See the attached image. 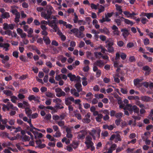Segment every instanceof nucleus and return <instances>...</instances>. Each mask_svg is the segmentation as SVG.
Wrapping results in <instances>:
<instances>
[{
  "label": "nucleus",
  "mask_w": 153,
  "mask_h": 153,
  "mask_svg": "<svg viewBox=\"0 0 153 153\" xmlns=\"http://www.w3.org/2000/svg\"><path fill=\"white\" fill-rule=\"evenodd\" d=\"M143 57L148 60L149 62H152V58L150 57H148L146 55L143 54Z\"/></svg>",
  "instance_id": "obj_29"
},
{
  "label": "nucleus",
  "mask_w": 153,
  "mask_h": 153,
  "mask_svg": "<svg viewBox=\"0 0 153 153\" xmlns=\"http://www.w3.org/2000/svg\"><path fill=\"white\" fill-rule=\"evenodd\" d=\"M65 95V93L62 91L56 94V96L59 97H60L61 96H64Z\"/></svg>",
  "instance_id": "obj_28"
},
{
  "label": "nucleus",
  "mask_w": 153,
  "mask_h": 153,
  "mask_svg": "<svg viewBox=\"0 0 153 153\" xmlns=\"http://www.w3.org/2000/svg\"><path fill=\"white\" fill-rule=\"evenodd\" d=\"M142 100L145 102H149L151 101L152 98L149 97L143 96L142 97Z\"/></svg>",
  "instance_id": "obj_16"
},
{
  "label": "nucleus",
  "mask_w": 153,
  "mask_h": 153,
  "mask_svg": "<svg viewBox=\"0 0 153 153\" xmlns=\"http://www.w3.org/2000/svg\"><path fill=\"white\" fill-rule=\"evenodd\" d=\"M67 76L69 78L70 80L72 82L77 80L76 75L73 74L71 73H70L68 74Z\"/></svg>",
  "instance_id": "obj_11"
},
{
  "label": "nucleus",
  "mask_w": 153,
  "mask_h": 153,
  "mask_svg": "<svg viewBox=\"0 0 153 153\" xmlns=\"http://www.w3.org/2000/svg\"><path fill=\"white\" fill-rule=\"evenodd\" d=\"M3 108H6L8 110H9L10 108H11L15 110H16V109H15V108H16L17 109H18L16 107L15 108L13 107V105L11 104L10 102H7V105H4Z\"/></svg>",
  "instance_id": "obj_6"
},
{
  "label": "nucleus",
  "mask_w": 153,
  "mask_h": 153,
  "mask_svg": "<svg viewBox=\"0 0 153 153\" xmlns=\"http://www.w3.org/2000/svg\"><path fill=\"white\" fill-rule=\"evenodd\" d=\"M4 64V65L3 66L6 68H9L10 66V64L8 62H6Z\"/></svg>",
  "instance_id": "obj_62"
},
{
  "label": "nucleus",
  "mask_w": 153,
  "mask_h": 153,
  "mask_svg": "<svg viewBox=\"0 0 153 153\" xmlns=\"http://www.w3.org/2000/svg\"><path fill=\"white\" fill-rule=\"evenodd\" d=\"M46 146V145L44 143L41 144L40 145H39L38 146H36L35 147L36 148H39L40 149H41L42 148H43L45 147Z\"/></svg>",
  "instance_id": "obj_45"
},
{
  "label": "nucleus",
  "mask_w": 153,
  "mask_h": 153,
  "mask_svg": "<svg viewBox=\"0 0 153 153\" xmlns=\"http://www.w3.org/2000/svg\"><path fill=\"white\" fill-rule=\"evenodd\" d=\"M120 56L121 58L123 60H125L127 56L126 54L123 53H121V54L120 55Z\"/></svg>",
  "instance_id": "obj_52"
},
{
  "label": "nucleus",
  "mask_w": 153,
  "mask_h": 153,
  "mask_svg": "<svg viewBox=\"0 0 153 153\" xmlns=\"http://www.w3.org/2000/svg\"><path fill=\"white\" fill-rule=\"evenodd\" d=\"M100 38L102 41H104L106 39V37L105 36L100 35Z\"/></svg>",
  "instance_id": "obj_60"
},
{
  "label": "nucleus",
  "mask_w": 153,
  "mask_h": 153,
  "mask_svg": "<svg viewBox=\"0 0 153 153\" xmlns=\"http://www.w3.org/2000/svg\"><path fill=\"white\" fill-rule=\"evenodd\" d=\"M57 124L60 126H62L65 125V122L64 121H60L57 122Z\"/></svg>",
  "instance_id": "obj_53"
},
{
  "label": "nucleus",
  "mask_w": 153,
  "mask_h": 153,
  "mask_svg": "<svg viewBox=\"0 0 153 153\" xmlns=\"http://www.w3.org/2000/svg\"><path fill=\"white\" fill-rule=\"evenodd\" d=\"M117 45L120 47H123L124 45V43L122 41H120L117 42Z\"/></svg>",
  "instance_id": "obj_46"
},
{
  "label": "nucleus",
  "mask_w": 153,
  "mask_h": 153,
  "mask_svg": "<svg viewBox=\"0 0 153 153\" xmlns=\"http://www.w3.org/2000/svg\"><path fill=\"white\" fill-rule=\"evenodd\" d=\"M10 11L13 14L15 15V18H20V14L19 12L17 11V10H10Z\"/></svg>",
  "instance_id": "obj_15"
},
{
  "label": "nucleus",
  "mask_w": 153,
  "mask_h": 153,
  "mask_svg": "<svg viewBox=\"0 0 153 153\" xmlns=\"http://www.w3.org/2000/svg\"><path fill=\"white\" fill-rule=\"evenodd\" d=\"M19 59L22 61H23L24 62H25L26 61V58L23 55H21L20 56Z\"/></svg>",
  "instance_id": "obj_57"
},
{
  "label": "nucleus",
  "mask_w": 153,
  "mask_h": 153,
  "mask_svg": "<svg viewBox=\"0 0 153 153\" xmlns=\"http://www.w3.org/2000/svg\"><path fill=\"white\" fill-rule=\"evenodd\" d=\"M100 31L102 33H104L106 34H108L109 33L108 30L106 28H104L103 29H100Z\"/></svg>",
  "instance_id": "obj_39"
},
{
  "label": "nucleus",
  "mask_w": 153,
  "mask_h": 153,
  "mask_svg": "<svg viewBox=\"0 0 153 153\" xmlns=\"http://www.w3.org/2000/svg\"><path fill=\"white\" fill-rule=\"evenodd\" d=\"M61 135V133L60 131H58L56 132L55 134L53 135V136L55 137L58 138L60 137Z\"/></svg>",
  "instance_id": "obj_38"
},
{
  "label": "nucleus",
  "mask_w": 153,
  "mask_h": 153,
  "mask_svg": "<svg viewBox=\"0 0 153 153\" xmlns=\"http://www.w3.org/2000/svg\"><path fill=\"white\" fill-rule=\"evenodd\" d=\"M22 139L25 141H28L30 140V137L27 135H25L23 137H21Z\"/></svg>",
  "instance_id": "obj_33"
},
{
  "label": "nucleus",
  "mask_w": 153,
  "mask_h": 153,
  "mask_svg": "<svg viewBox=\"0 0 153 153\" xmlns=\"http://www.w3.org/2000/svg\"><path fill=\"white\" fill-rule=\"evenodd\" d=\"M4 32L5 33H2V35L7 34L9 36H10L12 34V32L11 30H6Z\"/></svg>",
  "instance_id": "obj_47"
},
{
  "label": "nucleus",
  "mask_w": 153,
  "mask_h": 153,
  "mask_svg": "<svg viewBox=\"0 0 153 153\" xmlns=\"http://www.w3.org/2000/svg\"><path fill=\"white\" fill-rule=\"evenodd\" d=\"M105 43H106L105 46L106 48L113 46L114 44L113 41L111 39H107L105 41Z\"/></svg>",
  "instance_id": "obj_10"
},
{
  "label": "nucleus",
  "mask_w": 153,
  "mask_h": 153,
  "mask_svg": "<svg viewBox=\"0 0 153 153\" xmlns=\"http://www.w3.org/2000/svg\"><path fill=\"white\" fill-rule=\"evenodd\" d=\"M74 101V98L70 96L69 97L66 98L65 99V103L67 105H70L72 104V102Z\"/></svg>",
  "instance_id": "obj_4"
},
{
  "label": "nucleus",
  "mask_w": 153,
  "mask_h": 153,
  "mask_svg": "<svg viewBox=\"0 0 153 153\" xmlns=\"http://www.w3.org/2000/svg\"><path fill=\"white\" fill-rule=\"evenodd\" d=\"M41 13V16L45 19H48L51 18V16L52 13L51 10H44Z\"/></svg>",
  "instance_id": "obj_2"
},
{
  "label": "nucleus",
  "mask_w": 153,
  "mask_h": 153,
  "mask_svg": "<svg viewBox=\"0 0 153 153\" xmlns=\"http://www.w3.org/2000/svg\"><path fill=\"white\" fill-rule=\"evenodd\" d=\"M45 94L47 97L50 98H53L55 96L53 94L49 92H46Z\"/></svg>",
  "instance_id": "obj_30"
},
{
  "label": "nucleus",
  "mask_w": 153,
  "mask_h": 153,
  "mask_svg": "<svg viewBox=\"0 0 153 153\" xmlns=\"http://www.w3.org/2000/svg\"><path fill=\"white\" fill-rule=\"evenodd\" d=\"M4 45L3 48L4 49H5V51H7L9 50L8 48L10 47V45L8 43H4Z\"/></svg>",
  "instance_id": "obj_40"
},
{
  "label": "nucleus",
  "mask_w": 153,
  "mask_h": 153,
  "mask_svg": "<svg viewBox=\"0 0 153 153\" xmlns=\"http://www.w3.org/2000/svg\"><path fill=\"white\" fill-rule=\"evenodd\" d=\"M132 117L134 119V122H136V120H140L141 119V117L139 116H135L134 115H133L132 116Z\"/></svg>",
  "instance_id": "obj_44"
},
{
  "label": "nucleus",
  "mask_w": 153,
  "mask_h": 153,
  "mask_svg": "<svg viewBox=\"0 0 153 153\" xmlns=\"http://www.w3.org/2000/svg\"><path fill=\"white\" fill-rule=\"evenodd\" d=\"M123 114L122 112H118L116 113L115 114V116L118 119H121L122 117Z\"/></svg>",
  "instance_id": "obj_35"
},
{
  "label": "nucleus",
  "mask_w": 153,
  "mask_h": 153,
  "mask_svg": "<svg viewBox=\"0 0 153 153\" xmlns=\"http://www.w3.org/2000/svg\"><path fill=\"white\" fill-rule=\"evenodd\" d=\"M128 104H126L125 106V108H124V110H128L129 111V113L130 114H132L133 113V111L130 107L128 106Z\"/></svg>",
  "instance_id": "obj_19"
},
{
  "label": "nucleus",
  "mask_w": 153,
  "mask_h": 153,
  "mask_svg": "<svg viewBox=\"0 0 153 153\" xmlns=\"http://www.w3.org/2000/svg\"><path fill=\"white\" fill-rule=\"evenodd\" d=\"M81 102V101L80 100V99H77L75 100L74 99V101H73V102L74 103L76 104V105H79V106L80 107L79 108L80 110H81L82 108L80 107V106L81 105V104L80 103Z\"/></svg>",
  "instance_id": "obj_21"
},
{
  "label": "nucleus",
  "mask_w": 153,
  "mask_h": 153,
  "mask_svg": "<svg viewBox=\"0 0 153 153\" xmlns=\"http://www.w3.org/2000/svg\"><path fill=\"white\" fill-rule=\"evenodd\" d=\"M90 5L91 8L93 9H94L95 10H96L98 9V10H102L100 8V7H101V8L102 9H103L104 8V7L102 6V5H100L99 4H97V5H95L93 3H91Z\"/></svg>",
  "instance_id": "obj_8"
},
{
  "label": "nucleus",
  "mask_w": 153,
  "mask_h": 153,
  "mask_svg": "<svg viewBox=\"0 0 153 153\" xmlns=\"http://www.w3.org/2000/svg\"><path fill=\"white\" fill-rule=\"evenodd\" d=\"M85 30L84 27L82 26L80 27L79 29L74 28L70 30L71 32L69 33L72 34V33L75 34L76 36L80 38H82L85 36V35L82 32Z\"/></svg>",
  "instance_id": "obj_1"
},
{
  "label": "nucleus",
  "mask_w": 153,
  "mask_h": 153,
  "mask_svg": "<svg viewBox=\"0 0 153 153\" xmlns=\"http://www.w3.org/2000/svg\"><path fill=\"white\" fill-rule=\"evenodd\" d=\"M27 33L28 35H27L29 37H32V35L31 34L33 33V30L31 28H30L27 31Z\"/></svg>",
  "instance_id": "obj_23"
},
{
  "label": "nucleus",
  "mask_w": 153,
  "mask_h": 153,
  "mask_svg": "<svg viewBox=\"0 0 153 153\" xmlns=\"http://www.w3.org/2000/svg\"><path fill=\"white\" fill-rule=\"evenodd\" d=\"M43 40L46 45H48L50 44L51 41L49 38L47 36H44Z\"/></svg>",
  "instance_id": "obj_17"
},
{
  "label": "nucleus",
  "mask_w": 153,
  "mask_h": 153,
  "mask_svg": "<svg viewBox=\"0 0 153 153\" xmlns=\"http://www.w3.org/2000/svg\"><path fill=\"white\" fill-rule=\"evenodd\" d=\"M10 58L9 56L7 55H6L5 57L1 61L2 63L3 64L5 63L6 62H7V61H8L9 60Z\"/></svg>",
  "instance_id": "obj_27"
},
{
  "label": "nucleus",
  "mask_w": 153,
  "mask_h": 153,
  "mask_svg": "<svg viewBox=\"0 0 153 153\" xmlns=\"http://www.w3.org/2000/svg\"><path fill=\"white\" fill-rule=\"evenodd\" d=\"M93 95L91 92H89L86 95V97H89L90 99H92L93 97Z\"/></svg>",
  "instance_id": "obj_63"
},
{
  "label": "nucleus",
  "mask_w": 153,
  "mask_h": 153,
  "mask_svg": "<svg viewBox=\"0 0 153 153\" xmlns=\"http://www.w3.org/2000/svg\"><path fill=\"white\" fill-rule=\"evenodd\" d=\"M22 128L21 127L18 126L17 127H16V128L13 132H12L13 135H14L15 133L18 132H20L22 130Z\"/></svg>",
  "instance_id": "obj_25"
},
{
  "label": "nucleus",
  "mask_w": 153,
  "mask_h": 153,
  "mask_svg": "<svg viewBox=\"0 0 153 153\" xmlns=\"http://www.w3.org/2000/svg\"><path fill=\"white\" fill-rule=\"evenodd\" d=\"M143 79H139L137 78L134 80V85L135 86H137L138 85L140 82H142Z\"/></svg>",
  "instance_id": "obj_18"
},
{
  "label": "nucleus",
  "mask_w": 153,
  "mask_h": 153,
  "mask_svg": "<svg viewBox=\"0 0 153 153\" xmlns=\"http://www.w3.org/2000/svg\"><path fill=\"white\" fill-rule=\"evenodd\" d=\"M128 106L130 107L133 111L134 113L138 114V115L139 116V112L140 109L136 105H132L131 104H128Z\"/></svg>",
  "instance_id": "obj_5"
},
{
  "label": "nucleus",
  "mask_w": 153,
  "mask_h": 153,
  "mask_svg": "<svg viewBox=\"0 0 153 153\" xmlns=\"http://www.w3.org/2000/svg\"><path fill=\"white\" fill-rule=\"evenodd\" d=\"M136 59L134 56H130L128 61L130 62H133L136 61Z\"/></svg>",
  "instance_id": "obj_32"
},
{
  "label": "nucleus",
  "mask_w": 153,
  "mask_h": 153,
  "mask_svg": "<svg viewBox=\"0 0 153 153\" xmlns=\"http://www.w3.org/2000/svg\"><path fill=\"white\" fill-rule=\"evenodd\" d=\"M142 69L146 71L145 73V75L146 76L149 75L151 70V68L148 65H146L143 67Z\"/></svg>",
  "instance_id": "obj_7"
},
{
  "label": "nucleus",
  "mask_w": 153,
  "mask_h": 153,
  "mask_svg": "<svg viewBox=\"0 0 153 153\" xmlns=\"http://www.w3.org/2000/svg\"><path fill=\"white\" fill-rule=\"evenodd\" d=\"M75 87L78 92H80L82 91V86L80 83H76L75 85Z\"/></svg>",
  "instance_id": "obj_12"
},
{
  "label": "nucleus",
  "mask_w": 153,
  "mask_h": 153,
  "mask_svg": "<svg viewBox=\"0 0 153 153\" xmlns=\"http://www.w3.org/2000/svg\"><path fill=\"white\" fill-rule=\"evenodd\" d=\"M101 71L100 70H99L96 71V76L97 77H99L101 75Z\"/></svg>",
  "instance_id": "obj_59"
},
{
  "label": "nucleus",
  "mask_w": 153,
  "mask_h": 153,
  "mask_svg": "<svg viewBox=\"0 0 153 153\" xmlns=\"http://www.w3.org/2000/svg\"><path fill=\"white\" fill-rule=\"evenodd\" d=\"M122 120L121 119H117L115 120V123L118 126L120 124V122Z\"/></svg>",
  "instance_id": "obj_64"
},
{
  "label": "nucleus",
  "mask_w": 153,
  "mask_h": 153,
  "mask_svg": "<svg viewBox=\"0 0 153 153\" xmlns=\"http://www.w3.org/2000/svg\"><path fill=\"white\" fill-rule=\"evenodd\" d=\"M114 22L116 23L117 26H119L121 25V21L118 19H115L114 20Z\"/></svg>",
  "instance_id": "obj_58"
},
{
  "label": "nucleus",
  "mask_w": 153,
  "mask_h": 153,
  "mask_svg": "<svg viewBox=\"0 0 153 153\" xmlns=\"http://www.w3.org/2000/svg\"><path fill=\"white\" fill-rule=\"evenodd\" d=\"M56 22L54 20H52L49 23L48 25L53 28L54 26V24H56Z\"/></svg>",
  "instance_id": "obj_41"
},
{
  "label": "nucleus",
  "mask_w": 153,
  "mask_h": 153,
  "mask_svg": "<svg viewBox=\"0 0 153 153\" xmlns=\"http://www.w3.org/2000/svg\"><path fill=\"white\" fill-rule=\"evenodd\" d=\"M103 115L101 114H100L95 117L96 121L97 122H100L102 120V118L103 117Z\"/></svg>",
  "instance_id": "obj_20"
},
{
  "label": "nucleus",
  "mask_w": 153,
  "mask_h": 153,
  "mask_svg": "<svg viewBox=\"0 0 153 153\" xmlns=\"http://www.w3.org/2000/svg\"><path fill=\"white\" fill-rule=\"evenodd\" d=\"M34 129L33 128H31L30 129V131L32 132L34 134L35 136V139H36L37 138V136H36V134H37L38 133V132L37 131H34L33 129Z\"/></svg>",
  "instance_id": "obj_43"
},
{
  "label": "nucleus",
  "mask_w": 153,
  "mask_h": 153,
  "mask_svg": "<svg viewBox=\"0 0 153 153\" xmlns=\"http://www.w3.org/2000/svg\"><path fill=\"white\" fill-rule=\"evenodd\" d=\"M13 56L16 58L18 57L19 52L16 51H15L13 53Z\"/></svg>",
  "instance_id": "obj_48"
},
{
  "label": "nucleus",
  "mask_w": 153,
  "mask_h": 153,
  "mask_svg": "<svg viewBox=\"0 0 153 153\" xmlns=\"http://www.w3.org/2000/svg\"><path fill=\"white\" fill-rule=\"evenodd\" d=\"M141 21L142 23L143 24H145L147 22H148V20H147L146 18L143 17Z\"/></svg>",
  "instance_id": "obj_55"
},
{
  "label": "nucleus",
  "mask_w": 153,
  "mask_h": 153,
  "mask_svg": "<svg viewBox=\"0 0 153 153\" xmlns=\"http://www.w3.org/2000/svg\"><path fill=\"white\" fill-rule=\"evenodd\" d=\"M145 16H146L148 19H149L151 18H153V13H146Z\"/></svg>",
  "instance_id": "obj_36"
},
{
  "label": "nucleus",
  "mask_w": 153,
  "mask_h": 153,
  "mask_svg": "<svg viewBox=\"0 0 153 153\" xmlns=\"http://www.w3.org/2000/svg\"><path fill=\"white\" fill-rule=\"evenodd\" d=\"M85 137L84 134H79L78 135L77 138L79 139H83Z\"/></svg>",
  "instance_id": "obj_51"
},
{
  "label": "nucleus",
  "mask_w": 153,
  "mask_h": 153,
  "mask_svg": "<svg viewBox=\"0 0 153 153\" xmlns=\"http://www.w3.org/2000/svg\"><path fill=\"white\" fill-rule=\"evenodd\" d=\"M51 118V116L50 114L48 113L46 114L45 117V119L47 120H50Z\"/></svg>",
  "instance_id": "obj_54"
},
{
  "label": "nucleus",
  "mask_w": 153,
  "mask_h": 153,
  "mask_svg": "<svg viewBox=\"0 0 153 153\" xmlns=\"http://www.w3.org/2000/svg\"><path fill=\"white\" fill-rule=\"evenodd\" d=\"M85 144L86 145L88 149H89L91 146L94 145V143L92 142H88L85 141Z\"/></svg>",
  "instance_id": "obj_24"
},
{
  "label": "nucleus",
  "mask_w": 153,
  "mask_h": 153,
  "mask_svg": "<svg viewBox=\"0 0 153 153\" xmlns=\"http://www.w3.org/2000/svg\"><path fill=\"white\" fill-rule=\"evenodd\" d=\"M26 114L28 117L30 116L31 114L32 113V111L31 109H29L28 108H25Z\"/></svg>",
  "instance_id": "obj_22"
},
{
  "label": "nucleus",
  "mask_w": 153,
  "mask_h": 153,
  "mask_svg": "<svg viewBox=\"0 0 153 153\" xmlns=\"http://www.w3.org/2000/svg\"><path fill=\"white\" fill-rule=\"evenodd\" d=\"M11 101L13 103H16V101L18 100L17 98L15 96H11Z\"/></svg>",
  "instance_id": "obj_42"
},
{
  "label": "nucleus",
  "mask_w": 153,
  "mask_h": 153,
  "mask_svg": "<svg viewBox=\"0 0 153 153\" xmlns=\"http://www.w3.org/2000/svg\"><path fill=\"white\" fill-rule=\"evenodd\" d=\"M14 25L12 24H8L7 23H4L3 24V29L4 30L8 29L13 30L14 28Z\"/></svg>",
  "instance_id": "obj_3"
},
{
  "label": "nucleus",
  "mask_w": 153,
  "mask_h": 153,
  "mask_svg": "<svg viewBox=\"0 0 153 153\" xmlns=\"http://www.w3.org/2000/svg\"><path fill=\"white\" fill-rule=\"evenodd\" d=\"M124 21L128 25H130L131 26H132L134 24L132 21L127 19H125Z\"/></svg>",
  "instance_id": "obj_31"
},
{
  "label": "nucleus",
  "mask_w": 153,
  "mask_h": 153,
  "mask_svg": "<svg viewBox=\"0 0 153 153\" xmlns=\"http://www.w3.org/2000/svg\"><path fill=\"white\" fill-rule=\"evenodd\" d=\"M33 20V18L32 17H30L28 18L27 19V23L28 24H30L31 23Z\"/></svg>",
  "instance_id": "obj_61"
},
{
  "label": "nucleus",
  "mask_w": 153,
  "mask_h": 153,
  "mask_svg": "<svg viewBox=\"0 0 153 153\" xmlns=\"http://www.w3.org/2000/svg\"><path fill=\"white\" fill-rule=\"evenodd\" d=\"M121 31L123 32L122 35L125 39L126 38L129 34L128 30L126 28L121 29Z\"/></svg>",
  "instance_id": "obj_9"
},
{
  "label": "nucleus",
  "mask_w": 153,
  "mask_h": 153,
  "mask_svg": "<svg viewBox=\"0 0 153 153\" xmlns=\"http://www.w3.org/2000/svg\"><path fill=\"white\" fill-rule=\"evenodd\" d=\"M4 93L7 96H10L13 95L12 92L9 90H5L3 91Z\"/></svg>",
  "instance_id": "obj_26"
},
{
  "label": "nucleus",
  "mask_w": 153,
  "mask_h": 153,
  "mask_svg": "<svg viewBox=\"0 0 153 153\" xmlns=\"http://www.w3.org/2000/svg\"><path fill=\"white\" fill-rule=\"evenodd\" d=\"M124 14L128 16V17H132L136 15V14L134 12L132 13H130L127 11H125L123 12Z\"/></svg>",
  "instance_id": "obj_14"
},
{
  "label": "nucleus",
  "mask_w": 153,
  "mask_h": 153,
  "mask_svg": "<svg viewBox=\"0 0 153 153\" xmlns=\"http://www.w3.org/2000/svg\"><path fill=\"white\" fill-rule=\"evenodd\" d=\"M94 65L100 67L105 65V63L102 60H97L94 63Z\"/></svg>",
  "instance_id": "obj_13"
},
{
  "label": "nucleus",
  "mask_w": 153,
  "mask_h": 153,
  "mask_svg": "<svg viewBox=\"0 0 153 153\" xmlns=\"http://www.w3.org/2000/svg\"><path fill=\"white\" fill-rule=\"evenodd\" d=\"M74 18L73 19V21L74 23H76L78 22V17L76 15L75 13H74Z\"/></svg>",
  "instance_id": "obj_49"
},
{
  "label": "nucleus",
  "mask_w": 153,
  "mask_h": 153,
  "mask_svg": "<svg viewBox=\"0 0 153 153\" xmlns=\"http://www.w3.org/2000/svg\"><path fill=\"white\" fill-rule=\"evenodd\" d=\"M108 50V52L109 53H113L114 51V49L113 46L108 47L106 48Z\"/></svg>",
  "instance_id": "obj_34"
},
{
  "label": "nucleus",
  "mask_w": 153,
  "mask_h": 153,
  "mask_svg": "<svg viewBox=\"0 0 153 153\" xmlns=\"http://www.w3.org/2000/svg\"><path fill=\"white\" fill-rule=\"evenodd\" d=\"M10 17V14L8 12H5L2 15V17L4 19H8Z\"/></svg>",
  "instance_id": "obj_37"
},
{
  "label": "nucleus",
  "mask_w": 153,
  "mask_h": 153,
  "mask_svg": "<svg viewBox=\"0 0 153 153\" xmlns=\"http://www.w3.org/2000/svg\"><path fill=\"white\" fill-rule=\"evenodd\" d=\"M82 121L84 123H88L90 122L91 120L89 118H86L83 119L82 120Z\"/></svg>",
  "instance_id": "obj_50"
},
{
  "label": "nucleus",
  "mask_w": 153,
  "mask_h": 153,
  "mask_svg": "<svg viewBox=\"0 0 153 153\" xmlns=\"http://www.w3.org/2000/svg\"><path fill=\"white\" fill-rule=\"evenodd\" d=\"M85 139L86 140V141H87L88 142H92V138L90 136L88 135V136H86V137Z\"/></svg>",
  "instance_id": "obj_56"
}]
</instances>
